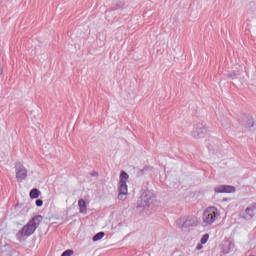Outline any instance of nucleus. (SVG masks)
Returning a JSON list of instances; mask_svg holds the SVG:
<instances>
[{
  "label": "nucleus",
  "instance_id": "obj_18",
  "mask_svg": "<svg viewBox=\"0 0 256 256\" xmlns=\"http://www.w3.org/2000/svg\"><path fill=\"white\" fill-rule=\"evenodd\" d=\"M74 251L72 249L65 250L61 256H71L73 255Z\"/></svg>",
  "mask_w": 256,
  "mask_h": 256
},
{
  "label": "nucleus",
  "instance_id": "obj_13",
  "mask_svg": "<svg viewBox=\"0 0 256 256\" xmlns=\"http://www.w3.org/2000/svg\"><path fill=\"white\" fill-rule=\"evenodd\" d=\"M40 195H41V191L37 188H33L30 191V199H39Z\"/></svg>",
  "mask_w": 256,
  "mask_h": 256
},
{
  "label": "nucleus",
  "instance_id": "obj_22",
  "mask_svg": "<svg viewBox=\"0 0 256 256\" xmlns=\"http://www.w3.org/2000/svg\"><path fill=\"white\" fill-rule=\"evenodd\" d=\"M93 175V177H95V175H97V173L95 172L94 174H92Z\"/></svg>",
  "mask_w": 256,
  "mask_h": 256
},
{
  "label": "nucleus",
  "instance_id": "obj_9",
  "mask_svg": "<svg viewBox=\"0 0 256 256\" xmlns=\"http://www.w3.org/2000/svg\"><path fill=\"white\" fill-rule=\"evenodd\" d=\"M127 179H129V174L125 171H121L118 187H120L122 193H127Z\"/></svg>",
  "mask_w": 256,
  "mask_h": 256
},
{
  "label": "nucleus",
  "instance_id": "obj_14",
  "mask_svg": "<svg viewBox=\"0 0 256 256\" xmlns=\"http://www.w3.org/2000/svg\"><path fill=\"white\" fill-rule=\"evenodd\" d=\"M149 169H151V167L149 166H145L143 169H139L137 171V177H141L142 175H145V173H147V171H149Z\"/></svg>",
  "mask_w": 256,
  "mask_h": 256
},
{
  "label": "nucleus",
  "instance_id": "obj_16",
  "mask_svg": "<svg viewBox=\"0 0 256 256\" xmlns=\"http://www.w3.org/2000/svg\"><path fill=\"white\" fill-rule=\"evenodd\" d=\"M118 191H119V194H118V199H121L123 201V199H125V195H127V191L126 192H123L121 190V187H118Z\"/></svg>",
  "mask_w": 256,
  "mask_h": 256
},
{
  "label": "nucleus",
  "instance_id": "obj_2",
  "mask_svg": "<svg viewBox=\"0 0 256 256\" xmlns=\"http://www.w3.org/2000/svg\"><path fill=\"white\" fill-rule=\"evenodd\" d=\"M153 201H155V193L153 190H145L137 201V209L149 207Z\"/></svg>",
  "mask_w": 256,
  "mask_h": 256
},
{
  "label": "nucleus",
  "instance_id": "obj_19",
  "mask_svg": "<svg viewBox=\"0 0 256 256\" xmlns=\"http://www.w3.org/2000/svg\"><path fill=\"white\" fill-rule=\"evenodd\" d=\"M36 206L37 207H43V201L41 199L36 200Z\"/></svg>",
  "mask_w": 256,
  "mask_h": 256
},
{
  "label": "nucleus",
  "instance_id": "obj_4",
  "mask_svg": "<svg viewBox=\"0 0 256 256\" xmlns=\"http://www.w3.org/2000/svg\"><path fill=\"white\" fill-rule=\"evenodd\" d=\"M179 229H189V227H195L197 220L194 216H188L186 218H180L176 221Z\"/></svg>",
  "mask_w": 256,
  "mask_h": 256
},
{
  "label": "nucleus",
  "instance_id": "obj_21",
  "mask_svg": "<svg viewBox=\"0 0 256 256\" xmlns=\"http://www.w3.org/2000/svg\"><path fill=\"white\" fill-rule=\"evenodd\" d=\"M196 249L199 251L200 249H203V245L202 244H198L197 246H196Z\"/></svg>",
  "mask_w": 256,
  "mask_h": 256
},
{
  "label": "nucleus",
  "instance_id": "obj_3",
  "mask_svg": "<svg viewBox=\"0 0 256 256\" xmlns=\"http://www.w3.org/2000/svg\"><path fill=\"white\" fill-rule=\"evenodd\" d=\"M219 216V210L215 206L208 207L203 213L204 225H213Z\"/></svg>",
  "mask_w": 256,
  "mask_h": 256
},
{
  "label": "nucleus",
  "instance_id": "obj_5",
  "mask_svg": "<svg viewBox=\"0 0 256 256\" xmlns=\"http://www.w3.org/2000/svg\"><path fill=\"white\" fill-rule=\"evenodd\" d=\"M207 135V127L205 126V122L197 123L192 131V136L195 139H203Z\"/></svg>",
  "mask_w": 256,
  "mask_h": 256
},
{
  "label": "nucleus",
  "instance_id": "obj_6",
  "mask_svg": "<svg viewBox=\"0 0 256 256\" xmlns=\"http://www.w3.org/2000/svg\"><path fill=\"white\" fill-rule=\"evenodd\" d=\"M15 171L18 183H23L27 179V169H25L21 162H16Z\"/></svg>",
  "mask_w": 256,
  "mask_h": 256
},
{
  "label": "nucleus",
  "instance_id": "obj_15",
  "mask_svg": "<svg viewBox=\"0 0 256 256\" xmlns=\"http://www.w3.org/2000/svg\"><path fill=\"white\" fill-rule=\"evenodd\" d=\"M105 237V232H98L93 236L92 241H101L102 238Z\"/></svg>",
  "mask_w": 256,
  "mask_h": 256
},
{
  "label": "nucleus",
  "instance_id": "obj_7",
  "mask_svg": "<svg viewBox=\"0 0 256 256\" xmlns=\"http://www.w3.org/2000/svg\"><path fill=\"white\" fill-rule=\"evenodd\" d=\"M256 214V202H253L247 206V208L242 212V218L246 221H251Z\"/></svg>",
  "mask_w": 256,
  "mask_h": 256
},
{
  "label": "nucleus",
  "instance_id": "obj_8",
  "mask_svg": "<svg viewBox=\"0 0 256 256\" xmlns=\"http://www.w3.org/2000/svg\"><path fill=\"white\" fill-rule=\"evenodd\" d=\"M222 253L224 255H227L228 253H231L233 251H235V243H233L231 240L229 239H225L222 242Z\"/></svg>",
  "mask_w": 256,
  "mask_h": 256
},
{
  "label": "nucleus",
  "instance_id": "obj_12",
  "mask_svg": "<svg viewBox=\"0 0 256 256\" xmlns=\"http://www.w3.org/2000/svg\"><path fill=\"white\" fill-rule=\"evenodd\" d=\"M78 207L80 209V213H83V215H87V202H85L83 199H80L78 201Z\"/></svg>",
  "mask_w": 256,
  "mask_h": 256
},
{
  "label": "nucleus",
  "instance_id": "obj_10",
  "mask_svg": "<svg viewBox=\"0 0 256 256\" xmlns=\"http://www.w3.org/2000/svg\"><path fill=\"white\" fill-rule=\"evenodd\" d=\"M241 125L245 127L246 129H251L255 125V122L253 121V117L250 115L243 114L241 117Z\"/></svg>",
  "mask_w": 256,
  "mask_h": 256
},
{
  "label": "nucleus",
  "instance_id": "obj_1",
  "mask_svg": "<svg viewBox=\"0 0 256 256\" xmlns=\"http://www.w3.org/2000/svg\"><path fill=\"white\" fill-rule=\"evenodd\" d=\"M42 221H43V216L41 215H36L32 217L27 222V224L24 225L22 229L16 233V238L21 240L23 239V237H31V235H33V233L37 231V228L39 227V225H41Z\"/></svg>",
  "mask_w": 256,
  "mask_h": 256
},
{
  "label": "nucleus",
  "instance_id": "obj_17",
  "mask_svg": "<svg viewBox=\"0 0 256 256\" xmlns=\"http://www.w3.org/2000/svg\"><path fill=\"white\" fill-rule=\"evenodd\" d=\"M207 241H209V234L206 233L202 236L201 240H200V243L201 245H205V243H207Z\"/></svg>",
  "mask_w": 256,
  "mask_h": 256
},
{
  "label": "nucleus",
  "instance_id": "obj_20",
  "mask_svg": "<svg viewBox=\"0 0 256 256\" xmlns=\"http://www.w3.org/2000/svg\"><path fill=\"white\" fill-rule=\"evenodd\" d=\"M227 77H231L233 79V78L237 77V73H235L234 71L230 72L227 74Z\"/></svg>",
  "mask_w": 256,
  "mask_h": 256
},
{
  "label": "nucleus",
  "instance_id": "obj_11",
  "mask_svg": "<svg viewBox=\"0 0 256 256\" xmlns=\"http://www.w3.org/2000/svg\"><path fill=\"white\" fill-rule=\"evenodd\" d=\"M215 193H235V186L218 185L214 188Z\"/></svg>",
  "mask_w": 256,
  "mask_h": 256
}]
</instances>
